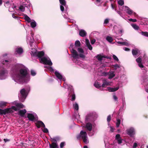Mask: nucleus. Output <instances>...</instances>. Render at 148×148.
Returning <instances> with one entry per match:
<instances>
[{
  "label": "nucleus",
  "instance_id": "0eeeda50",
  "mask_svg": "<svg viewBox=\"0 0 148 148\" xmlns=\"http://www.w3.org/2000/svg\"><path fill=\"white\" fill-rule=\"evenodd\" d=\"M71 51L72 53V56L73 58L75 59H78L79 58V54L76 50L73 48H72L71 50Z\"/></svg>",
  "mask_w": 148,
  "mask_h": 148
},
{
  "label": "nucleus",
  "instance_id": "f257e3e1",
  "mask_svg": "<svg viewBox=\"0 0 148 148\" xmlns=\"http://www.w3.org/2000/svg\"><path fill=\"white\" fill-rule=\"evenodd\" d=\"M28 74L27 70L26 69H21L16 74V77L20 81L24 82L25 81L24 78Z\"/></svg>",
  "mask_w": 148,
  "mask_h": 148
},
{
  "label": "nucleus",
  "instance_id": "13d9d810",
  "mask_svg": "<svg viewBox=\"0 0 148 148\" xmlns=\"http://www.w3.org/2000/svg\"><path fill=\"white\" fill-rule=\"evenodd\" d=\"M60 9L62 12H63L64 11V7L63 5H60Z\"/></svg>",
  "mask_w": 148,
  "mask_h": 148
},
{
  "label": "nucleus",
  "instance_id": "79ce46f5",
  "mask_svg": "<svg viewBox=\"0 0 148 148\" xmlns=\"http://www.w3.org/2000/svg\"><path fill=\"white\" fill-rule=\"evenodd\" d=\"M77 51L78 52L80 53H84V51L83 50V49L81 48H78L77 49Z\"/></svg>",
  "mask_w": 148,
  "mask_h": 148
},
{
  "label": "nucleus",
  "instance_id": "4c0bfd02",
  "mask_svg": "<svg viewBox=\"0 0 148 148\" xmlns=\"http://www.w3.org/2000/svg\"><path fill=\"white\" fill-rule=\"evenodd\" d=\"M141 34L142 35L148 37V32H142Z\"/></svg>",
  "mask_w": 148,
  "mask_h": 148
},
{
  "label": "nucleus",
  "instance_id": "72a5a7b5",
  "mask_svg": "<svg viewBox=\"0 0 148 148\" xmlns=\"http://www.w3.org/2000/svg\"><path fill=\"white\" fill-rule=\"evenodd\" d=\"M30 24L31 27L33 28H34L36 25V23L35 21L31 22Z\"/></svg>",
  "mask_w": 148,
  "mask_h": 148
},
{
  "label": "nucleus",
  "instance_id": "58836bf2",
  "mask_svg": "<svg viewBox=\"0 0 148 148\" xmlns=\"http://www.w3.org/2000/svg\"><path fill=\"white\" fill-rule=\"evenodd\" d=\"M132 26L133 28L136 30H138L139 29V27L136 24H133Z\"/></svg>",
  "mask_w": 148,
  "mask_h": 148
},
{
  "label": "nucleus",
  "instance_id": "c03bdc74",
  "mask_svg": "<svg viewBox=\"0 0 148 148\" xmlns=\"http://www.w3.org/2000/svg\"><path fill=\"white\" fill-rule=\"evenodd\" d=\"M112 68H115V69H116L117 68H119V66L117 64H113L112 66Z\"/></svg>",
  "mask_w": 148,
  "mask_h": 148
},
{
  "label": "nucleus",
  "instance_id": "864d4df0",
  "mask_svg": "<svg viewBox=\"0 0 148 148\" xmlns=\"http://www.w3.org/2000/svg\"><path fill=\"white\" fill-rule=\"evenodd\" d=\"M111 119V116L110 115H108L107 118V121L108 122H109L110 121Z\"/></svg>",
  "mask_w": 148,
  "mask_h": 148
},
{
  "label": "nucleus",
  "instance_id": "338daca9",
  "mask_svg": "<svg viewBox=\"0 0 148 148\" xmlns=\"http://www.w3.org/2000/svg\"><path fill=\"white\" fill-rule=\"evenodd\" d=\"M95 39H92L91 40V43L92 44H93L95 43Z\"/></svg>",
  "mask_w": 148,
  "mask_h": 148
},
{
  "label": "nucleus",
  "instance_id": "7c9ffc66",
  "mask_svg": "<svg viewBox=\"0 0 148 148\" xmlns=\"http://www.w3.org/2000/svg\"><path fill=\"white\" fill-rule=\"evenodd\" d=\"M121 121L120 119L117 118L116 119V126L117 127H119V125L121 123Z\"/></svg>",
  "mask_w": 148,
  "mask_h": 148
},
{
  "label": "nucleus",
  "instance_id": "f704fd0d",
  "mask_svg": "<svg viewBox=\"0 0 148 148\" xmlns=\"http://www.w3.org/2000/svg\"><path fill=\"white\" fill-rule=\"evenodd\" d=\"M73 107L76 110H78L79 109V106L77 103H75V104L73 105Z\"/></svg>",
  "mask_w": 148,
  "mask_h": 148
},
{
  "label": "nucleus",
  "instance_id": "bb28decb",
  "mask_svg": "<svg viewBox=\"0 0 148 148\" xmlns=\"http://www.w3.org/2000/svg\"><path fill=\"white\" fill-rule=\"evenodd\" d=\"M132 53L133 56L136 55L138 53V49H133L132 51Z\"/></svg>",
  "mask_w": 148,
  "mask_h": 148
},
{
  "label": "nucleus",
  "instance_id": "6e6d98bb",
  "mask_svg": "<svg viewBox=\"0 0 148 148\" xmlns=\"http://www.w3.org/2000/svg\"><path fill=\"white\" fill-rule=\"evenodd\" d=\"M118 144H120L122 143L123 139L121 138L117 140Z\"/></svg>",
  "mask_w": 148,
  "mask_h": 148
},
{
  "label": "nucleus",
  "instance_id": "a19ab883",
  "mask_svg": "<svg viewBox=\"0 0 148 148\" xmlns=\"http://www.w3.org/2000/svg\"><path fill=\"white\" fill-rule=\"evenodd\" d=\"M19 9L22 12H24L25 10V7L23 6L22 5L20 6Z\"/></svg>",
  "mask_w": 148,
  "mask_h": 148
},
{
  "label": "nucleus",
  "instance_id": "2f4dec72",
  "mask_svg": "<svg viewBox=\"0 0 148 148\" xmlns=\"http://www.w3.org/2000/svg\"><path fill=\"white\" fill-rule=\"evenodd\" d=\"M94 86L95 87L98 89L100 88L101 86V85L99 84L98 82H95L94 84Z\"/></svg>",
  "mask_w": 148,
  "mask_h": 148
},
{
  "label": "nucleus",
  "instance_id": "774afa93",
  "mask_svg": "<svg viewBox=\"0 0 148 148\" xmlns=\"http://www.w3.org/2000/svg\"><path fill=\"white\" fill-rule=\"evenodd\" d=\"M73 44H71L70 45V47H69V48L70 49L71 51L72 49L73 48Z\"/></svg>",
  "mask_w": 148,
  "mask_h": 148
},
{
  "label": "nucleus",
  "instance_id": "4d7b16f0",
  "mask_svg": "<svg viewBox=\"0 0 148 148\" xmlns=\"http://www.w3.org/2000/svg\"><path fill=\"white\" fill-rule=\"evenodd\" d=\"M79 56L81 58H84L85 57V56L83 54V53H80L79 54Z\"/></svg>",
  "mask_w": 148,
  "mask_h": 148
},
{
  "label": "nucleus",
  "instance_id": "a211bd4d",
  "mask_svg": "<svg viewBox=\"0 0 148 148\" xmlns=\"http://www.w3.org/2000/svg\"><path fill=\"white\" fill-rule=\"evenodd\" d=\"M50 148H58V146L57 143L52 142L51 144L49 143Z\"/></svg>",
  "mask_w": 148,
  "mask_h": 148
},
{
  "label": "nucleus",
  "instance_id": "412c9836",
  "mask_svg": "<svg viewBox=\"0 0 148 148\" xmlns=\"http://www.w3.org/2000/svg\"><path fill=\"white\" fill-rule=\"evenodd\" d=\"M103 84L101 86L103 88L106 87L107 86L109 85V82L106 81V79H104L103 81Z\"/></svg>",
  "mask_w": 148,
  "mask_h": 148
},
{
  "label": "nucleus",
  "instance_id": "20e7f679",
  "mask_svg": "<svg viewBox=\"0 0 148 148\" xmlns=\"http://www.w3.org/2000/svg\"><path fill=\"white\" fill-rule=\"evenodd\" d=\"M40 63H42L48 65L49 66H51L52 65V63L51 60H48L46 57H43L42 58L39 59Z\"/></svg>",
  "mask_w": 148,
  "mask_h": 148
},
{
  "label": "nucleus",
  "instance_id": "0e129e2a",
  "mask_svg": "<svg viewBox=\"0 0 148 148\" xmlns=\"http://www.w3.org/2000/svg\"><path fill=\"white\" fill-rule=\"evenodd\" d=\"M138 65L141 68H143L144 67V66L141 63H138Z\"/></svg>",
  "mask_w": 148,
  "mask_h": 148
},
{
  "label": "nucleus",
  "instance_id": "e433bc0d",
  "mask_svg": "<svg viewBox=\"0 0 148 148\" xmlns=\"http://www.w3.org/2000/svg\"><path fill=\"white\" fill-rule=\"evenodd\" d=\"M118 3L121 6H122L124 4V1L123 0H119L118 1Z\"/></svg>",
  "mask_w": 148,
  "mask_h": 148
},
{
  "label": "nucleus",
  "instance_id": "2eb2a0df",
  "mask_svg": "<svg viewBox=\"0 0 148 148\" xmlns=\"http://www.w3.org/2000/svg\"><path fill=\"white\" fill-rule=\"evenodd\" d=\"M27 117L29 121H33L35 119L34 116L31 113L27 114Z\"/></svg>",
  "mask_w": 148,
  "mask_h": 148
},
{
  "label": "nucleus",
  "instance_id": "f8f14e48",
  "mask_svg": "<svg viewBox=\"0 0 148 148\" xmlns=\"http://www.w3.org/2000/svg\"><path fill=\"white\" fill-rule=\"evenodd\" d=\"M35 124L37 127L38 128H40L41 127H45V125L41 121H38L37 122L35 123Z\"/></svg>",
  "mask_w": 148,
  "mask_h": 148
},
{
  "label": "nucleus",
  "instance_id": "f3484780",
  "mask_svg": "<svg viewBox=\"0 0 148 148\" xmlns=\"http://www.w3.org/2000/svg\"><path fill=\"white\" fill-rule=\"evenodd\" d=\"M119 88V86H117L114 88H112L110 87L108 88V90L110 92H114L118 90Z\"/></svg>",
  "mask_w": 148,
  "mask_h": 148
},
{
  "label": "nucleus",
  "instance_id": "5fc2aeb1",
  "mask_svg": "<svg viewBox=\"0 0 148 148\" xmlns=\"http://www.w3.org/2000/svg\"><path fill=\"white\" fill-rule=\"evenodd\" d=\"M86 46L90 50H92V46L90 45V44L88 45H87Z\"/></svg>",
  "mask_w": 148,
  "mask_h": 148
},
{
  "label": "nucleus",
  "instance_id": "7ed1b4c3",
  "mask_svg": "<svg viewBox=\"0 0 148 148\" xmlns=\"http://www.w3.org/2000/svg\"><path fill=\"white\" fill-rule=\"evenodd\" d=\"M21 94L19 99L21 102H23L25 100L27 96V92L24 88H23L20 91Z\"/></svg>",
  "mask_w": 148,
  "mask_h": 148
},
{
  "label": "nucleus",
  "instance_id": "69168bd1",
  "mask_svg": "<svg viewBox=\"0 0 148 148\" xmlns=\"http://www.w3.org/2000/svg\"><path fill=\"white\" fill-rule=\"evenodd\" d=\"M113 98L116 101H117L118 99L117 97L115 95H114L113 96Z\"/></svg>",
  "mask_w": 148,
  "mask_h": 148
},
{
  "label": "nucleus",
  "instance_id": "423d86ee",
  "mask_svg": "<svg viewBox=\"0 0 148 148\" xmlns=\"http://www.w3.org/2000/svg\"><path fill=\"white\" fill-rule=\"evenodd\" d=\"M127 134L131 137H133L135 134V131L134 128L131 127L126 130Z\"/></svg>",
  "mask_w": 148,
  "mask_h": 148
},
{
  "label": "nucleus",
  "instance_id": "4468645a",
  "mask_svg": "<svg viewBox=\"0 0 148 148\" xmlns=\"http://www.w3.org/2000/svg\"><path fill=\"white\" fill-rule=\"evenodd\" d=\"M96 58L99 61H101L102 60L103 58H105L108 59V58L107 56H102L101 54H98L96 56Z\"/></svg>",
  "mask_w": 148,
  "mask_h": 148
},
{
  "label": "nucleus",
  "instance_id": "8fccbe9b",
  "mask_svg": "<svg viewBox=\"0 0 148 148\" xmlns=\"http://www.w3.org/2000/svg\"><path fill=\"white\" fill-rule=\"evenodd\" d=\"M121 138L120 135L119 134H117L115 137L116 139L117 140Z\"/></svg>",
  "mask_w": 148,
  "mask_h": 148
},
{
  "label": "nucleus",
  "instance_id": "5701e85b",
  "mask_svg": "<svg viewBox=\"0 0 148 148\" xmlns=\"http://www.w3.org/2000/svg\"><path fill=\"white\" fill-rule=\"evenodd\" d=\"M16 51L19 54H21L23 52V49L21 47L17 48L16 49Z\"/></svg>",
  "mask_w": 148,
  "mask_h": 148
},
{
  "label": "nucleus",
  "instance_id": "39448f33",
  "mask_svg": "<svg viewBox=\"0 0 148 148\" xmlns=\"http://www.w3.org/2000/svg\"><path fill=\"white\" fill-rule=\"evenodd\" d=\"M12 111L10 108H7L4 109H0V115H5L7 114L12 113Z\"/></svg>",
  "mask_w": 148,
  "mask_h": 148
},
{
  "label": "nucleus",
  "instance_id": "37998d69",
  "mask_svg": "<svg viewBox=\"0 0 148 148\" xmlns=\"http://www.w3.org/2000/svg\"><path fill=\"white\" fill-rule=\"evenodd\" d=\"M4 6L6 8H8L10 7V4L9 1L6 2L4 4Z\"/></svg>",
  "mask_w": 148,
  "mask_h": 148
},
{
  "label": "nucleus",
  "instance_id": "680f3d73",
  "mask_svg": "<svg viewBox=\"0 0 148 148\" xmlns=\"http://www.w3.org/2000/svg\"><path fill=\"white\" fill-rule=\"evenodd\" d=\"M85 41L86 45L90 44L89 40L88 39H86Z\"/></svg>",
  "mask_w": 148,
  "mask_h": 148
},
{
  "label": "nucleus",
  "instance_id": "cd10ccee",
  "mask_svg": "<svg viewBox=\"0 0 148 148\" xmlns=\"http://www.w3.org/2000/svg\"><path fill=\"white\" fill-rule=\"evenodd\" d=\"M16 106L20 108H23L24 107V106L23 104L21 103H17L16 104Z\"/></svg>",
  "mask_w": 148,
  "mask_h": 148
},
{
  "label": "nucleus",
  "instance_id": "a18cd8bd",
  "mask_svg": "<svg viewBox=\"0 0 148 148\" xmlns=\"http://www.w3.org/2000/svg\"><path fill=\"white\" fill-rule=\"evenodd\" d=\"M136 61L138 63H141L142 60L140 57V56L139 57L137 58L136 59Z\"/></svg>",
  "mask_w": 148,
  "mask_h": 148
},
{
  "label": "nucleus",
  "instance_id": "473e14b6",
  "mask_svg": "<svg viewBox=\"0 0 148 148\" xmlns=\"http://www.w3.org/2000/svg\"><path fill=\"white\" fill-rule=\"evenodd\" d=\"M60 4L64 6L66 5V1L65 0H59Z\"/></svg>",
  "mask_w": 148,
  "mask_h": 148
},
{
  "label": "nucleus",
  "instance_id": "c756f323",
  "mask_svg": "<svg viewBox=\"0 0 148 148\" xmlns=\"http://www.w3.org/2000/svg\"><path fill=\"white\" fill-rule=\"evenodd\" d=\"M75 46L76 47H80L81 45V43L79 40H76L75 43Z\"/></svg>",
  "mask_w": 148,
  "mask_h": 148
},
{
  "label": "nucleus",
  "instance_id": "49530a36",
  "mask_svg": "<svg viewBox=\"0 0 148 148\" xmlns=\"http://www.w3.org/2000/svg\"><path fill=\"white\" fill-rule=\"evenodd\" d=\"M112 57L114 60L117 61H119V60L118 58L115 55H113L112 56Z\"/></svg>",
  "mask_w": 148,
  "mask_h": 148
},
{
  "label": "nucleus",
  "instance_id": "c9c22d12",
  "mask_svg": "<svg viewBox=\"0 0 148 148\" xmlns=\"http://www.w3.org/2000/svg\"><path fill=\"white\" fill-rule=\"evenodd\" d=\"M10 108L12 111V113L14 112V111L13 110H14L15 111H17L19 109H18L17 108H16L15 106H12L11 107V108Z\"/></svg>",
  "mask_w": 148,
  "mask_h": 148
},
{
  "label": "nucleus",
  "instance_id": "ea45409f",
  "mask_svg": "<svg viewBox=\"0 0 148 148\" xmlns=\"http://www.w3.org/2000/svg\"><path fill=\"white\" fill-rule=\"evenodd\" d=\"M117 43L119 44L122 45H127V43L126 42H118Z\"/></svg>",
  "mask_w": 148,
  "mask_h": 148
},
{
  "label": "nucleus",
  "instance_id": "6e6552de",
  "mask_svg": "<svg viewBox=\"0 0 148 148\" xmlns=\"http://www.w3.org/2000/svg\"><path fill=\"white\" fill-rule=\"evenodd\" d=\"M69 93L70 96L72 97L71 100L72 101H74L75 99V96L74 94V89L72 88H70Z\"/></svg>",
  "mask_w": 148,
  "mask_h": 148
},
{
  "label": "nucleus",
  "instance_id": "052dcab7",
  "mask_svg": "<svg viewBox=\"0 0 148 148\" xmlns=\"http://www.w3.org/2000/svg\"><path fill=\"white\" fill-rule=\"evenodd\" d=\"M9 62V61L8 60H3L2 62V63L3 64L5 65V63L6 62Z\"/></svg>",
  "mask_w": 148,
  "mask_h": 148
},
{
  "label": "nucleus",
  "instance_id": "a878e982",
  "mask_svg": "<svg viewBox=\"0 0 148 148\" xmlns=\"http://www.w3.org/2000/svg\"><path fill=\"white\" fill-rule=\"evenodd\" d=\"M109 75L108 78L111 79L115 76V74L114 73V72L112 71L111 72H110V73L109 74Z\"/></svg>",
  "mask_w": 148,
  "mask_h": 148
},
{
  "label": "nucleus",
  "instance_id": "ddd939ff",
  "mask_svg": "<svg viewBox=\"0 0 148 148\" xmlns=\"http://www.w3.org/2000/svg\"><path fill=\"white\" fill-rule=\"evenodd\" d=\"M26 112L27 111L25 109L20 110L18 112V114L21 117H24Z\"/></svg>",
  "mask_w": 148,
  "mask_h": 148
},
{
  "label": "nucleus",
  "instance_id": "1a4fd4ad",
  "mask_svg": "<svg viewBox=\"0 0 148 148\" xmlns=\"http://www.w3.org/2000/svg\"><path fill=\"white\" fill-rule=\"evenodd\" d=\"M45 54L44 52L43 51H38L36 52H35L34 55L35 56L38 57L39 59H40L42 58Z\"/></svg>",
  "mask_w": 148,
  "mask_h": 148
},
{
  "label": "nucleus",
  "instance_id": "dca6fc26",
  "mask_svg": "<svg viewBox=\"0 0 148 148\" xmlns=\"http://www.w3.org/2000/svg\"><path fill=\"white\" fill-rule=\"evenodd\" d=\"M86 127L88 130L89 131H91L92 128V124L89 122L87 123L86 124Z\"/></svg>",
  "mask_w": 148,
  "mask_h": 148
},
{
  "label": "nucleus",
  "instance_id": "b1692460",
  "mask_svg": "<svg viewBox=\"0 0 148 148\" xmlns=\"http://www.w3.org/2000/svg\"><path fill=\"white\" fill-rule=\"evenodd\" d=\"M55 74L56 76L59 79H61L62 78V76L58 72L56 71L55 72Z\"/></svg>",
  "mask_w": 148,
  "mask_h": 148
},
{
  "label": "nucleus",
  "instance_id": "3c124183",
  "mask_svg": "<svg viewBox=\"0 0 148 148\" xmlns=\"http://www.w3.org/2000/svg\"><path fill=\"white\" fill-rule=\"evenodd\" d=\"M43 127L44 128V129L43 130V131L45 133H47L49 132L48 129L47 128H45V127Z\"/></svg>",
  "mask_w": 148,
  "mask_h": 148
},
{
  "label": "nucleus",
  "instance_id": "393cba45",
  "mask_svg": "<svg viewBox=\"0 0 148 148\" xmlns=\"http://www.w3.org/2000/svg\"><path fill=\"white\" fill-rule=\"evenodd\" d=\"M24 18L25 20L27 21L28 23H30L31 21L30 18L26 14H24Z\"/></svg>",
  "mask_w": 148,
  "mask_h": 148
},
{
  "label": "nucleus",
  "instance_id": "c85d7f7f",
  "mask_svg": "<svg viewBox=\"0 0 148 148\" xmlns=\"http://www.w3.org/2000/svg\"><path fill=\"white\" fill-rule=\"evenodd\" d=\"M106 40L110 43L112 42L113 40V38L109 36H107L106 37Z\"/></svg>",
  "mask_w": 148,
  "mask_h": 148
},
{
  "label": "nucleus",
  "instance_id": "de8ad7c7",
  "mask_svg": "<svg viewBox=\"0 0 148 148\" xmlns=\"http://www.w3.org/2000/svg\"><path fill=\"white\" fill-rule=\"evenodd\" d=\"M65 145V142H62L60 144V148H63Z\"/></svg>",
  "mask_w": 148,
  "mask_h": 148
},
{
  "label": "nucleus",
  "instance_id": "4be33fe9",
  "mask_svg": "<svg viewBox=\"0 0 148 148\" xmlns=\"http://www.w3.org/2000/svg\"><path fill=\"white\" fill-rule=\"evenodd\" d=\"M79 35L82 37H84L86 36V33L84 30L82 29L79 31Z\"/></svg>",
  "mask_w": 148,
  "mask_h": 148
},
{
  "label": "nucleus",
  "instance_id": "09e8293b",
  "mask_svg": "<svg viewBox=\"0 0 148 148\" xmlns=\"http://www.w3.org/2000/svg\"><path fill=\"white\" fill-rule=\"evenodd\" d=\"M36 74L35 72L33 70H31V74L33 76H34L36 75Z\"/></svg>",
  "mask_w": 148,
  "mask_h": 148
},
{
  "label": "nucleus",
  "instance_id": "6ab92c4d",
  "mask_svg": "<svg viewBox=\"0 0 148 148\" xmlns=\"http://www.w3.org/2000/svg\"><path fill=\"white\" fill-rule=\"evenodd\" d=\"M126 10L127 13L130 15H131L132 14L133 12L132 10H131L128 7L126 6H124Z\"/></svg>",
  "mask_w": 148,
  "mask_h": 148
},
{
  "label": "nucleus",
  "instance_id": "f03ea898",
  "mask_svg": "<svg viewBox=\"0 0 148 148\" xmlns=\"http://www.w3.org/2000/svg\"><path fill=\"white\" fill-rule=\"evenodd\" d=\"M98 117L97 114L92 112L88 114L86 117L85 121L86 122L92 121L96 119Z\"/></svg>",
  "mask_w": 148,
  "mask_h": 148
},
{
  "label": "nucleus",
  "instance_id": "9b49d317",
  "mask_svg": "<svg viewBox=\"0 0 148 148\" xmlns=\"http://www.w3.org/2000/svg\"><path fill=\"white\" fill-rule=\"evenodd\" d=\"M80 134L79 136L77 137V139L81 137L82 139L84 138H87V134L86 132L81 131L80 132Z\"/></svg>",
  "mask_w": 148,
  "mask_h": 148
},
{
  "label": "nucleus",
  "instance_id": "e2e57ef3",
  "mask_svg": "<svg viewBox=\"0 0 148 148\" xmlns=\"http://www.w3.org/2000/svg\"><path fill=\"white\" fill-rule=\"evenodd\" d=\"M129 20L130 21H132L134 22H136L137 21V20L136 19H133L132 18L130 19Z\"/></svg>",
  "mask_w": 148,
  "mask_h": 148
},
{
  "label": "nucleus",
  "instance_id": "603ef678",
  "mask_svg": "<svg viewBox=\"0 0 148 148\" xmlns=\"http://www.w3.org/2000/svg\"><path fill=\"white\" fill-rule=\"evenodd\" d=\"M83 140V141L84 143L86 144H87L88 143V141L87 140L86 138H84L82 139Z\"/></svg>",
  "mask_w": 148,
  "mask_h": 148
},
{
  "label": "nucleus",
  "instance_id": "9d476101",
  "mask_svg": "<svg viewBox=\"0 0 148 148\" xmlns=\"http://www.w3.org/2000/svg\"><path fill=\"white\" fill-rule=\"evenodd\" d=\"M7 73L8 71L5 68L0 67V77L3 76Z\"/></svg>",
  "mask_w": 148,
  "mask_h": 148
},
{
  "label": "nucleus",
  "instance_id": "aec40b11",
  "mask_svg": "<svg viewBox=\"0 0 148 148\" xmlns=\"http://www.w3.org/2000/svg\"><path fill=\"white\" fill-rule=\"evenodd\" d=\"M8 103L4 101H0V107L1 108H3L6 106Z\"/></svg>",
  "mask_w": 148,
  "mask_h": 148
},
{
  "label": "nucleus",
  "instance_id": "bf43d9fd",
  "mask_svg": "<svg viewBox=\"0 0 148 148\" xmlns=\"http://www.w3.org/2000/svg\"><path fill=\"white\" fill-rule=\"evenodd\" d=\"M109 23V19H106L104 21V24L107 25Z\"/></svg>",
  "mask_w": 148,
  "mask_h": 148
}]
</instances>
